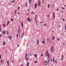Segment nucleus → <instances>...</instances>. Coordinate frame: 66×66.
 I'll return each instance as SVG.
<instances>
[{"label": "nucleus", "mask_w": 66, "mask_h": 66, "mask_svg": "<svg viewBox=\"0 0 66 66\" xmlns=\"http://www.w3.org/2000/svg\"><path fill=\"white\" fill-rule=\"evenodd\" d=\"M46 56H48L47 59H48V63H49L50 62V54H48V51H47L46 52Z\"/></svg>", "instance_id": "obj_1"}, {"label": "nucleus", "mask_w": 66, "mask_h": 66, "mask_svg": "<svg viewBox=\"0 0 66 66\" xmlns=\"http://www.w3.org/2000/svg\"><path fill=\"white\" fill-rule=\"evenodd\" d=\"M26 61H28V55L27 54V53H26Z\"/></svg>", "instance_id": "obj_2"}, {"label": "nucleus", "mask_w": 66, "mask_h": 66, "mask_svg": "<svg viewBox=\"0 0 66 66\" xmlns=\"http://www.w3.org/2000/svg\"><path fill=\"white\" fill-rule=\"evenodd\" d=\"M42 43L44 45H45V44H46V43L45 42V40L43 39V40L42 41Z\"/></svg>", "instance_id": "obj_3"}, {"label": "nucleus", "mask_w": 66, "mask_h": 66, "mask_svg": "<svg viewBox=\"0 0 66 66\" xmlns=\"http://www.w3.org/2000/svg\"><path fill=\"white\" fill-rule=\"evenodd\" d=\"M38 6H39L40 5V4H41L40 2L39 1L38 2Z\"/></svg>", "instance_id": "obj_4"}, {"label": "nucleus", "mask_w": 66, "mask_h": 66, "mask_svg": "<svg viewBox=\"0 0 66 66\" xmlns=\"http://www.w3.org/2000/svg\"><path fill=\"white\" fill-rule=\"evenodd\" d=\"M47 42L48 43H49V42H50V38H47Z\"/></svg>", "instance_id": "obj_5"}, {"label": "nucleus", "mask_w": 66, "mask_h": 66, "mask_svg": "<svg viewBox=\"0 0 66 66\" xmlns=\"http://www.w3.org/2000/svg\"><path fill=\"white\" fill-rule=\"evenodd\" d=\"M37 4H35L34 7L35 9H37Z\"/></svg>", "instance_id": "obj_6"}, {"label": "nucleus", "mask_w": 66, "mask_h": 66, "mask_svg": "<svg viewBox=\"0 0 66 66\" xmlns=\"http://www.w3.org/2000/svg\"><path fill=\"white\" fill-rule=\"evenodd\" d=\"M45 65H48V62H47V61H45Z\"/></svg>", "instance_id": "obj_7"}, {"label": "nucleus", "mask_w": 66, "mask_h": 66, "mask_svg": "<svg viewBox=\"0 0 66 66\" xmlns=\"http://www.w3.org/2000/svg\"><path fill=\"white\" fill-rule=\"evenodd\" d=\"M51 52H52L53 51V46H52L51 47Z\"/></svg>", "instance_id": "obj_8"}, {"label": "nucleus", "mask_w": 66, "mask_h": 66, "mask_svg": "<svg viewBox=\"0 0 66 66\" xmlns=\"http://www.w3.org/2000/svg\"><path fill=\"white\" fill-rule=\"evenodd\" d=\"M31 1H32V0H29V2L30 4H31Z\"/></svg>", "instance_id": "obj_9"}, {"label": "nucleus", "mask_w": 66, "mask_h": 66, "mask_svg": "<svg viewBox=\"0 0 66 66\" xmlns=\"http://www.w3.org/2000/svg\"><path fill=\"white\" fill-rule=\"evenodd\" d=\"M53 17L54 18H53V19H54L55 18V14H54V12H53Z\"/></svg>", "instance_id": "obj_10"}, {"label": "nucleus", "mask_w": 66, "mask_h": 66, "mask_svg": "<svg viewBox=\"0 0 66 66\" xmlns=\"http://www.w3.org/2000/svg\"><path fill=\"white\" fill-rule=\"evenodd\" d=\"M6 63L7 64L8 66H9V61H7Z\"/></svg>", "instance_id": "obj_11"}, {"label": "nucleus", "mask_w": 66, "mask_h": 66, "mask_svg": "<svg viewBox=\"0 0 66 66\" xmlns=\"http://www.w3.org/2000/svg\"><path fill=\"white\" fill-rule=\"evenodd\" d=\"M21 25L22 27L23 28V21H22V23L21 24Z\"/></svg>", "instance_id": "obj_12"}, {"label": "nucleus", "mask_w": 66, "mask_h": 66, "mask_svg": "<svg viewBox=\"0 0 66 66\" xmlns=\"http://www.w3.org/2000/svg\"><path fill=\"white\" fill-rule=\"evenodd\" d=\"M3 44L4 45H5V41H4V42L3 43Z\"/></svg>", "instance_id": "obj_13"}, {"label": "nucleus", "mask_w": 66, "mask_h": 66, "mask_svg": "<svg viewBox=\"0 0 66 66\" xmlns=\"http://www.w3.org/2000/svg\"><path fill=\"white\" fill-rule=\"evenodd\" d=\"M23 35H24V32H23V34L21 36V38L22 37H23Z\"/></svg>", "instance_id": "obj_14"}, {"label": "nucleus", "mask_w": 66, "mask_h": 66, "mask_svg": "<svg viewBox=\"0 0 66 66\" xmlns=\"http://www.w3.org/2000/svg\"><path fill=\"white\" fill-rule=\"evenodd\" d=\"M5 31H3V34H5Z\"/></svg>", "instance_id": "obj_15"}, {"label": "nucleus", "mask_w": 66, "mask_h": 66, "mask_svg": "<svg viewBox=\"0 0 66 66\" xmlns=\"http://www.w3.org/2000/svg\"><path fill=\"white\" fill-rule=\"evenodd\" d=\"M31 14H32V15L33 14H34V12L33 11H32L31 12Z\"/></svg>", "instance_id": "obj_16"}, {"label": "nucleus", "mask_w": 66, "mask_h": 66, "mask_svg": "<svg viewBox=\"0 0 66 66\" xmlns=\"http://www.w3.org/2000/svg\"><path fill=\"white\" fill-rule=\"evenodd\" d=\"M9 23H10V21H9L7 22V26H8L9 24Z\"/></svg>", "instance_id": "obj_17"}, {"label": "nucleus", "mask_w": 66, "mask_h": 66, "mask_svg": "<svg viewBox=\"0 0 66 66\" xmlns=\"http://www.w3.org/2000/svg\"><path fill=\"white\" fill-rule=\"evenodd\" d=\"M6 33L7 34H9V33L8 31H7L6 32Z\"/></svg>", "instance_id": "obj_18"}, {"label": "nucleus", "mask_w": 66, "mask_h": 66, "mask_svg": "<svg viewBox=\"0 0 66 66\" xmlns=\"http://www.w3.org/2000/svg\"><path fill=\"white\" fill-rule=\"evenodd\" d=\"M34 55L35 56V57H37V54H34Z\"/></svg>", "instance_id": "obj_19"}, {"label": "nucleus", "mask_w": 66, "mask_h": 66, "mask_svg": "<svg viewBox=\"0 0 66 66\" xmlns=\"http://www.w3.org/2000/svg\"><path fill=\"white\" fill-rule=\"evenodd\" d=\"M37 45H38V44H39V42H38V41H39V40H37Z\"/></svg>", "instance_id": "obj_20"}, {"label": "nucleus", "mask_w": 66, "mask_h": 66, "mask_svg": "<svg viewBox=\"0 0 66 66\" xmlns=\"http://www.w3.org/2000/svg\"><path fill=\"white\" fill-rule=\"evenodd\" d=\"M29 62H28L27 64V66H29Z\"/></svg>", "instance_id": "obj_21"}, {"label": "nucleus", "mask_w": 66, "mask_h": 66, "mask_svg": "<svg viewBox=\"0 0 66 66\" xmlns=\"http://www.w3.org/2000/svg\"><path fill=\"white\" fill-rule=\"evenodd\" d=\"M13 20H14V19H13V18H12L11 19V21L12 22H13Z\"/></svg>", "instance_id": "obj_22"}, {"label": "nucleus", "mask_w": 66, "mask_h": 66, "mask_svg": "<svg viewBox=\"0 0 66 66\" xmlns=\"http://www.w3.org/2000/svg\"><path fill=\"white\" fill-rule=\"evenodd\" d=\"M18 32L19 34V32H20V29H19V30H18Z\"/></svg>", "instance_id": "obj_23"}, {"label": "nucleus", "mask_w": 66, "mask_h": 66, "mask_svg": "<svg viewBox=\"0 0 66 66\" xmlns=\"http://www.w3.org/2000/svg\"><path fill=\"white\" fill-rule=\"evenodd\" d=\"M16 10L15 11V13H14V15H15V14H16Z\"/></svg>", "instance_id": "obj_24"}, {"label": "nucleus", "mask_w": 66, "mask_h": 66, "mask_svg": "<svg viewBox=\"0 0 66 66\" xmlns=\"http://www.w3.org/2000/svg\"><path fill=\"white\" fill-rule=\"evenodd\" d=\"M15 2V1H12V2H11V3H13L14 2Z\"/></svg>", "instance_id": "obj_25"}, {"label": "nucleus", "mask_w": 66, "mask_h": 66, "mask_svg": "<svg viewBox=\"0 0 66 66\" xmlns=\"http://www.w3.org/2000/svg\"><path fill=\"white\" fill-rule=\"evenodd\" d=\"M28 21H32V20H31V19H30L29 20H28Z\"/></svg>", "instance_id": "obj_26"}, {"label": "nucleus", "mask_w": 66, "mask_h": 66, "mask_svg": "<svg viewBox=\"0 0 66 66\" xmlns=\"http://www.w3.org/2000/svg\"><path fill=\"white\" fill-rule=\"evenodd\" d=\"M46 23H44V27H46Z\"/></svg>", "instance_id": "obj_27"}, {"label": "nucleus", "mask_w": 66, "mask_h": 66, "mask_svg": "<svg viewBox=\"0 0 66 66\" xmlns=\"http://www.w3.org/2000/svg\"><path fill=\"white\" fill-rule=\"evenodd\" d=\"M48 8H49V7H50V4H48Z\"/></svg>", "instance_id": "obj_28"}, {"label": "nucleus", "mask_w": 66, "mask_h": 66, "mask_svg": "<svg viewBox=\"0 0 66 66\" xmlns=\"http://www.w3.org/2000/svg\"><path fill=\"white\" fill-rule=\"evenodd\" d=\"M64 60V58H61V60Z\"/></svg>", "instance_id": "obj_29"}, {"label": "nucleus", "mask_w": 66, "mask_h": 66, "mask_svg": "<svg viewBox=\"0 0 66 66\" xmlns=\"http://www.w3.org/2000/svg\"><path fill=\"white\" fill-rule=\"evenodd\" d=\"M3 26L4 27H5V24H4L3 25Z\"/></svg>", "instance_id": "obj_30"}, {"label": "nucleus", "mask_w": 66, "mask_h": 66, "mask_svg": "<svg viewBox=\"0 0 66 66\" xmlns=\"http://www.w3.org/2000/svg\"><path fill=\"white\" fill-rule=\"evenodd\" d=\"M2 62H3V60H1V63H2Z\"/></svg>", "instance_id": "obj_31"}, {"label": "nucleus", "mask_w": 66, "mask_h": 66, "mask_svg": "<svg viewBox=\"0 0 66 66\" xmlns=\"http://www.w3.org/2000/svg\"><path fill=\"white\" fill-rule=\"evenodd\" d=\"M9 5H12V3H10L9 4Z\"/></svg>", "instance_id": "obj_32"}, {"label": "nucleus", "mask_w": 66, "mask_h": 66, "mask_svg": "<svg viewBox=\"0 0 66 66\" xmlns=\"http://www.w3.org/2000/svg\"><path fill=\"white\" fill-rule=\"evenodd\" d=\"M35 63H37V61H35L34 62Z\"/></svg>", "instance_id": "obj_33"}, {"label": "nucleus", "mask_w": 66, "mask_h": 66, "mask_svg": "<svg viewBox=\"0 0 66 66\" xmlns=\"http://www.w3.org/2000/svg\"><path fill=\"white\" fill-rule=\"evenodd\" d=\"M53 62L54 63V58L53 59Z\"/></svg>", "instance_id": "obj_34"}, {"label": "nucleus", "mask_w": 66, "mask_h": 66, "mask_svg": "<svg viewBox=\"0 0 66 66\" xmlns=\"http://www.w3.org/2000/svg\"><path fill=\"white\" fill-rule=\"evenodd\" d=\"M29 19H30V18L29 17L28 18V19H27V20H29Z\"/></svg>", "instance_id": "obj_35"}, {"label": "nucleus", "mask_w": 66, "mask_h": 66, "mask_svg": "<svg viewBox=\"0 0 66 66\" xmlns=\"http://www.w3.org/2000/svg\"><path fill=\"white\" fill-rule=\"evenodd\" d=\"M53 40H54V36H53Z\"/></svg>", "instance_id": "obj_36"}, {"label": "nucleus", "mask_w": 66, "mask_h": 66, "mask_svg": "<svg viewBox=\"0 0 66 66\" xmlns=\"http://www.w3.org/2000/svg\"><path fill=\"white\" fill-rule=\"evenodd\" d=\"M36 17H37V15H36L35 16V20H36Z\"/></svg>", "instance_id": "obj_37"}, {"label": "nucleus", "mask_w": 66, "mask_h": 66, "mask_svg": "<svg viewBox=\"0 0 66 66\" xmlns=\"http://www.w3.org/2000/svg\"><path fill=\"white\" fill-rule=\"evenodd\" d=\"M65 30H66V24H65Z\"/></svg>", "instance_id": "obj_38"}, {"label": "nucleus", "mask_w": 66, "mask_h": 66, "mask_svg": "<svg viewBox=\"0 0 66 66\" xmlns=\"http://www.w3.org/2000/svg\"><path fill=\"white\" fill-rule=\"evenodd\" d=\"M49 14H48L47 15V17L49 18Z\"/></svg>", "instance_id": "obj_39"}, {"label": "nucleus", "mask_w": 66, "mask_h": 66, "mask_svg": "<svg viewBox=\"0 0 66 66\" xmlns=\"http://www.w3.org/2000/svg\"><path fill=\"white\" fill-rule=\"evenodd\" d=\"M50 61H51V62H52V59H51L50 60Z\"/></svg>", "instance_id": "obj_40"}, {"label": "nucleus", "mask_w": 66, "mask_h": 66, "mask_svg": "<svg viewBox=\"0 0 66 66\" xmlns=\"http://www.w3.org/2000/svg\"><path fill=\"white\" fill-rule=\"evenodd\" d=\"M18 14H19V15H20V13L19 12H18Z\"/></svg>", "instance_id": "obj_41"}, {"label": "nucleus", "mask_w": 66, "mask_h": 66, "mask_svg": "<svg viewBox=\"0 0 66 66\" xmlns=\"http://www.w3.org/2000/svg\"><path fill=\"white\" fill-rule=\"evenodd\" d=\"M62 58L64 57V55H62Z\"/></svg>", "instance_id": "obj_42"}, {"label": "nucleus", "mask_w": 66, "mask_h": 66, "mask_svg": "<svg viewBox=\"0 0 66 66\" xmlns=\"http://www.w3.org/2000/svg\"><path fill=\"white\" fill-rule=\"evenodd\" d=\"M25 6H26V7H27V4H25Z\"/></svg>", "instance_id": "obj_43"}, {"label": "nucleus", "mask_w": 66, "mask_h": 66, "mask_svg": "<svg viewBox=\"0 0 66 66\" xmlns=\"http://www.w3.org/2000/svg\"><path fill=\"white\" fill-rule=\"evenodd\" d=\"M1 28H0V32H1Z\"/></svg>", "instance_id": "obj_44"}, {"label": "nucleus", "mask_w": 66, "mask_h": 66, "mask_svg": "<svg viewBox=\"0 0 66 66\" xmlns=\"http://www.w3.org/2000/svg\"><path fill=\"white\" fill-rule=\"evenodd\" d=\"M61 9H63V10H64V7H62L61 8Z\"/></svg>", "instance_id": "obj_45"}, {"label": "nucleus", "mask_w": 66, "mask_h": 66, "mask_svg": "<svg viewBox=\"0 0 66 66\" xmlns=\"http://www.w3.org/2000/svg\"><path fill=\"white\" fill-rule=\"evenodd\" d=\"M60 39H59V38H58L57 39V40H58V41H59V40Z\"/></svg>", "instance_id": "obj_46"}, {"label": "nucleus", "mask_w": 66, "mask_h": 66, "mask_svg": "<svg viewBox=\"0 0 66 66\" xmlns=\"http://www.w3.org/2000/svg\"><path fill=\"white\" fill-rule=\"evenodd\" d=\"M41 56H43V54H41Z\"/></svg>", "instance_id": "obj_47"}, {"label": "nucleus", "mask_w": 66, "mask_h": 66, "mask_svg": "<svg viewBox=\"0 0 66 66\" xmlns=\"http://www.w3.org/2000/svg\"><path fill=\"white\" fill-rule=\"evenodd\" d=\"M10 39H12V37L11 36L10 37Z\"/></svg>", "instance_id": "obj_48"}, {"label": "nucleus", "mask_w": 66, "mask_h": 66, "mask_svg": "<svg viewBox=\"0 0 66 66\" xmlns=\"http://www.w3.org/2000/svg\"><path fill=\"white\" fill-rule=\"evenodd\" d=\"M19 9H20V7L19 6L18 7V10H19Z\"/></svg>", "instance_id": "obj_49"}, {"label": "nucleus", "mask_w": 66, "mask_h": 66, "mask_svg": "<svg viewBox=\"0 0 66 66\" xmlns=\"http://www.w3.org/2000/svg\"><path fill=\"white\" fill-rule=\"evenodd\" d=\"M59 10V8H58L57 10V11H58Z\"/></svg>", "instance_id": "obj_50"}, {"label": "nucleus", "mask_w": 66, "mask_h": 66, "mask_svg": "<svg viewBox=\"0 0 66 66\" xmlns=\"http://www.w3.org/2000/svg\"><path fill=\"white\" fill-rule=\"evenodd\" d=\"M27 15H29V14L27 13Z\"/></svg>", "instance_id": "obj_51"}, {"label": "nucleus", "mask_w": 66, "mask_h": 66, "mask_svg": "<svg viewBox=\"0 0 66 66\" xmlns=\"http://www.w3.org/2000/svg\"><path fill=\"white\" fill-rule=\"evenodd\" d=\"M63 20L64 21V19H63Z\"/></svg>", "instance_id": "obj_52"}, {"label": "nucleus", "mask_w": 66, "mask_h": 66, "mask_svg": "<svg viewBox=\"0 0 66 66\" xmlns=\"http://www.w3.org/2000/svg\"><path fill=\"white\" fill-rule=\"evenodd\" d=\"M28 12H30V9L28 10Z\"/></svg>", "instance_id": "obj_53"}, {"label": "nucleus", "mask_w": 66, "mask_h": 66, "mask_svg": "<svg viewBox=\"0 0 66 66\" xmlns=\"http://www.w3.org/2000/svg\"><path fill=\"white\" fill-rule=\"evenodd\" d=\"M18 35L17 34V37H18Z\"/></svg>", "instance_id": "obj_54"}, {"label": "nucleus", "mask_w": 66, "mask_h": 66, "mask_svg": "<svg viewBox=\"0 0 66 66\" xmlns=\"http://www.w3.org/2000/svg\"><path fill=\"white\" fill-rule=\"evenodd\" d=\"M30 56H31V54H30Z\"/></svg>", "instance_id": "obj_55"}, {"label": "nucleus", "mask_w": 66, "mask_h": 66, "mask_svg": "<svg viewBox=\"0 0 66 66\" xmlns=\"http://www.w3.org/2000/svg\"><path fill=\"white\" fill-rule=\"evenodd\" d=\"M7 51H5V52L6 53H7Z\"/></svg>", "instance_id": "obj_56"}, {"label": "nucleus", "mask_w": 66, "mask_h": 66, "mask_svg": "<svg viewBox=\"0 0 66 66\" xmlns=\"http://www.w3.org/2000/svg\"><path fill=\"white\" fill-rule=\"evenodd\" d=\"M55 62H56V63H57V62H56V60H55Z\"/></svg>", "instance_id": "obj_57"}, {"label": "nucleus", "mask_w": 66, "mask_h": 66, "mask_svg": "<svg viewBox=\"0 0 66 66\" xmlns=\"http://www.w3.org/2000/svg\"><path fill=\"white\" fill-rule=\"evenodd\" d=\"M36 23H37V21H36Z\"/></svg>", "instance_id": "obj_58"}, {"label": "nucleus", "mask_w": 66, "mask_h": 66, "mask_svg": "<svg viewBox=\"0 0 66 66\" xmlns=\"http://www.w3.org/2000/svg\"><path fill=\"white\" fill-rule=\"evenodd\" d=\"M10 38V36L8 37V38Z\"/></svg>", "instance_id": "obj_59"}, {"label": "nucleus", "mask_w": 66, "mask_h": 66, "mask_svg": "<svg viewBox=\"0 0 66 66\" xmlns=\"http://www.w3.org/2000/svg\"><path fill=\"white\" fill-rule=\"evenodd\" d=\"M19 29H20V26H19Z\"/></svg>", "instance_id": "obj_60"}, {"label": "nucleus", "mask_w": 66, "mask_h": 66, "mask_svg": "<svg viewBox=\"0 0 66 66\" xmlns=\"http://www.w3.org/2000/svg\"><path fill=\"white\" fill-rule=\"evenodd\" d=\"M18 46H19V45H17V47H18Z\"/></svg>", "instance_id": "obj_61"}, {"label": "nucleus", "mask_w": 66, "mask_h": 66, "mask_svg": "<svg viewBox=\"0 0 66 66\" xmlns=\"http://www.w3.org/2000/svg\"><path fill=\"white\" fill-rule=\"evenodd\" d=\"M0 56H1V54L0 55Z\"/></svg>", "instance_id": "obj_62"}, {"label": "nucleus", "mask_w": 66, "mask_h": 66, "mask_svg": "<svg viewBox=\"0 0 66 66\" xmlns=\"http://www.w3.org/2000/svg\"><path fill=\"white\" fill-rule=\"evenodd\" d=\"M63 45H64V46L65 45V43H64L63 44Z\"/></svg>", "instance_id": "obj_63"}, {"label": "nucleus", "mask_w": 66, "mask_h": 66, "mask_svg": "<svg viewBox=\"0 0 66 66\" xmlns=\"http://www.w3.org/2000/svg\"><path fill=\"white\" fill-rule=\"evenodd\" d=\"M23 66V65L22 64V65H21V66Z\"/></svg>", "instance_id": "obj_64"}]
</instances>
